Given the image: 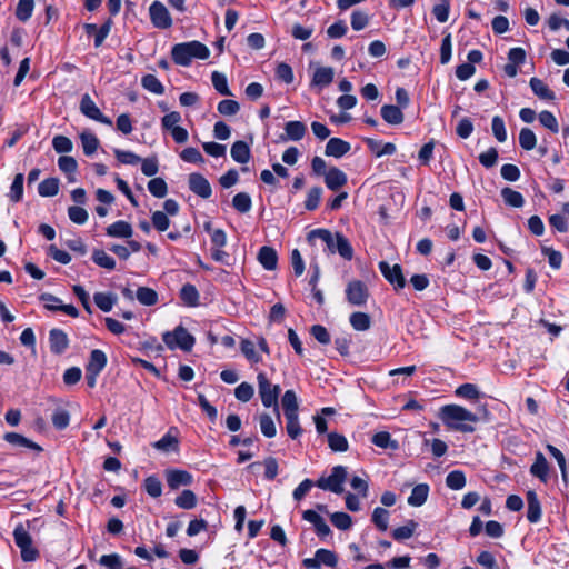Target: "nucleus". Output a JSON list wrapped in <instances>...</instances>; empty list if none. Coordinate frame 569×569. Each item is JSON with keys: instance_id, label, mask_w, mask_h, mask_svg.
Returning a JSON list of instances; mask_svg holds the SVG:
<instances>
[{"instance_id": "obj_1", "label": "nucleus", "mask_w": 569, "mask_h": 569, "mask_svg": "<svg viewBox=\"0 0 569 569\" xmlns=\"http://www.w3.org/2000/svg\"><path fill=\"white\" fill-rule=\"evenodd\" d=\"M440 419L448 428L460 432H473L471 423L478 421L473 412L458 405L443 406L440 409Z\"/></svg>"}, {"instance_id": "obj_2", "label": "nucleus", "mask_w": 569, "mask_h": 569, "mask_svg": "<svg viewBox=\"0 0 569 569\" xmlns=\"http://www.w3.org/2000/svg\"><path fill=\"white\" fill-rule=\"evenodd\" d=\"M308 238L309 240L318 238L323 241L330 253L338 252L346 260L353 258L352 246L342 233H332L327 229H315L309 232Z\"/></svg>"}, {"instance_id": "obj_3", "label": "nucleus", "mask_w": 569, "mask_h": 569, "mask_svg": "<svg viewBox=\"0 0 569 569\" xmlns=\"http://www.w3.org/2000/svg\"><path fill=\"white\" fill-rule=\"evenodd\" d=\"M209 56L208 47L197 40L177 43L171 49L172 60L182 67L190 66L193 59L206 60Z\"/></svg>"}, {"instance_id": "obj_4", "label": "nucleus", "mask_w": 569, "mask_h": 569, "mask_svg": "<svg viewBox=\"0 0 569 569\" xmlns=\"http://www.w3.org/2000/svg\"><path fill=\"white\" fill-rule=\"evenodd\" d=\"M258 391L261 402L266 408H273L279 417L278 397L280 387L272 385L264 372H259L257 376Z\"/></svg>"}, {"instance_id": "obj_5", "label": "nucleus", "mask_w": 569, "mask_h": 569, "mask_svg": "<svg viewBox=\"0 0 569 569\" xmlns=\"http://www.w3.org/2000/svg\"><path fill=\"white\" fill-rule=\"evenodd\" d=\"M162 340L169 349L179 348L183 351H190L196 342L194 337L182 326H178L173 331L164 332Z\"/></svg>"}, {"instance_id": "obj_6", "label": "nucleus", "mask_w": 569, "mask_h": 569, "mask_svg": "<svg viewBox=\"0 0 569 569\" xmlns=\"http://www.w3.org/2000/svg\"><path fill=\"white\" fill-rule=\"evenodd\" d=\"M348 471L343 466H336L331 469L328 477H321L317 480L316 486L322 490H328L340 495L343 492V483L347 479Z\"/></svg>"}, {"instance_id": "obj_7", "label": "nucleus", "mask_w": 569, "mask_h": 569, "mask_svg": "<svg viewBox=\"0 0 569 569\" xmlns=\"http://www.w3.org/2000/svg\"><path fill=\"white\" fill-rule=\"evenodd\" d=\"M13 538L16 545L21 550V558L23 561L30 562L37 560L39 552L32 547V539L22 525L14 528Z\"/></svg>"}, {"instance_id": "obj_8", "label": "nucleus", "mask_w": 569, "mask_h": 569, "mask_svg": "<svg viewBox=\"0 0 569 569\" xmlns=\"http://www.w3.org/2000/svg\"><path fill=\"white\" fill-rule=\"evenodd\" d=\"M80 111L87 118L103 123L106 126H112L110 118L106 117L92 98L89 94H83L80 101Z\"/></svg>"}, {"instance_id": "obj_9", "label": "nucleus", "mask_w": 569, "mask_h": 569, "mask_svg": "<svg viewBox=\"0 0 569 569\" xmlns=\"http://www.w3.org/2000/svg\"><path fill=\"white\" fill-rule=\"evenodd\" d=\"M151 22L156 28L168 29L172 26L171 16L166 6L160 1H153L149 8Z\"/></svg>"}, {"instance_id": "obj_10", "label": "nucleus", "mask_w": 569, "mask_h": 569, "mask_svg": "<svg viewBox=\"0 0 569 569\" xmlns=\"http://www.w3.org/2000/svg\"><path fill=\"white\" fill-rule=\"evenodd\" d=\"M346 297L352 306H362L367 302L369 293L366 284L360 280H352L347 284Z\"/></svg>"}, {"instance_id": "obj_11", "label": "nucleus", "mask_w": 569, "mask_h": 569, "mask_svg": "<svg viewBox=\"0 0 569 569\" xmlns=\"http://www.w3.org/2000/svg\"><path fill=\"white\" fill-rule=\"evenodd\" d=\"M379 270L382 276L389 281L396 290L402 289L406 286V279L402 274V269L399 264L390 266L386 261L379 262Z\"/></svg>"}, {"instance_id": "obj_12", "label": "nucleus", "mask_w": 569, "mask_h": 569, "mask_svg": "<svg viewBox=\"0 0 569 569\" xmlns=\"http://www.w3.org/2000/svg\"><path fill=\"white\" fill-rule=\"evenodd\" d=\"M164 476L167 485L171 490H177L180 487H187L193 483V476L187 470L167 469Z\"/></svg>"}, {"instance_id": "obj_13", "label": "nucleus", "mask_w": 569, "mask_h": 569, "mask_svg": "<svg viewBox=\"0 0 569 569\" xmlns=\"http://www.w3.org/2000/svg\"><path fill=\"white\" fill-rule=\"evenodd\" d=\"M302 519L310 522L318 537L326 538L331 533L330 527L327 525L325 519L315 510H305L302 512Z\"/></svg>"}, {"instance_id": "obj_14", "label": "nucleus", "mask_w": 569, "mask_h": 569, "mask_svg": "<svg viewBox=\"0 0 569 569\" xmlns=\"http://www.w3.org/2000/svg\"><path fill=\"white\" fill-rule=\"evenodd\" d=\"M190 190L201 198H209L212 193L209 181L200 173H191L189 176Z\"/></svg>"}, {"instance_id": "obj_15", "label": "nucleus", "mask_w": 569, "mask_h": 569, "mask_svg": "<svg viewBox=\"0 0 569 569\" xmlns=\"http://www.w3.org/2000/svg\"><path fill=\"white\" fill-rule=\"evenodd\" d=\"M348 181L347 174L339 168L332 167L325 173V183L328 189L337 191Z\"/></svg>"}, {"instance_id": "obj_16", "label": "nucleus", "mask_w": 569, "mask_h": 569, "mask_svg": "<svg viewBox=\"0 0 569 569\" xmlns=\"http://www.w3.org/2000/svg\"><path fill=\"white\" fill-rule=\"evenodd\" d=\"M335 77V71L331 67H317L313 71L311 86L320 90L328 87Z\"/></svg>"}, {"instance_id": "obj_17", "label": "nucleus", "mask_w": 569, "mask_h": 569, "mask_svg": "<svg viewBox=\"0 0 569 569\" xmlns=\"http://www.w3.org/2000/svg\"><path fill=\"white\" fill-rule=\"evenodd\" d=\"M50 350L56 355L64 352L69 346V339L64 331L60 329H52L49 332Z\"/></svg>"}, {"instance_id": "obj_18", "label": "nucleus", "mask_w": 569, "mask_h": 569, "mask_svg": "<svg viewBox=\"0 0 569 569\" xmlns=\"http://www.w3.org/2000/svg\"><path fill=\"white\" fill-rule=\"evenodd\" d=\"M106 233L111 238L129 239L133 234V228L129 222L118 220L107 227Z\"/></svg>"}, {"instance_id": "obj_19", "label": "nucleus", "mask_w": 569, "mask_h": 569, "mask_svg": "<svg viewBox=\"0 0 569 569\" xmlns=\"http://www.w3.org/2000/svg\"><path fill=\"white\" fill-rule=\"evenodd\" d=\"M351 149V146L349 142L340 139V138H331L327 142L326 146V156L333 157V158H341L345 154H347Z\"/></svg>"}, {"instance_id": "obj_20", "label": "nucleus", "mask_w": 569, "mask_h": 569, "mask_svg": "<svg viewBox=\"0 0 569 569\" xmlns=\"http://www.w3.org/2000/svg\"><path fill=\"white\" fill-rule=\"evenodd\" d=\"M258 261L266 270H274L278 264L277 251L272 247H261L258 252Z\"/></svg>"}, {"instance_id": "obj_21", "label": "nucleus", "mask_w": 569, "mask_h": 569, "mask_svg": "<svg viewBox=\"0 0 569 569\" xmlns=\"http://www.w3.org/2000/svg\"><path fill=\"white\" fill-rule=\"evenodd\" d=\"M530 473L539 478L542 482H547L549 478V465L546 457L538 451L535 457V462L530 467Z\"/></svg>"}, {"instance_id": "obj_22", "label": "nucleus", "mask_w": 569, "mask_h": 569, "mask_svg": "<svg viewBox=\"0 0 569 569\" xmlns=\"http://www.w3.org/2000/svg\"><path fill=\"white\" fill-rule=\"evenodd\" d=\"M3 439L13 447L27 448L34 451L42 450L39 445L17 432H7Z\"/></svg>"}, {"instance_id": "obj_23", "label": "nucleus", "mask_w": 569, "mask_h": 569, "mask_svg": "<svg viewBox=\"0 0 569 569\" xmlns=\"http://www.w3.org/2000/svg\"><path fill=\"white\" fill-rule=\"evenodd\" d=\"M527 519L531 523H536L541 518V506L538 496L533 491L527 492Z\"/></svg>"}, {"instance_id": "obj_24", "label": "nucleus", "mask_w": 569, "mask_h": 569, "mask_svg": "<svg viewBox=\"0 0 569 569\" xmlns=\"http://www.w3.org/2000/svg\"><path fill=\"white\" fill-rule=\"evenodd\" d=\"M107 356L100 349H93L90 352L89 361L86 366V371H93L100 373L107 366Z\"/></svg>"}, {"instance_id": "obj_25", "label": "nucleus", "mask_w": 569, "mask_h": 569, "mask_svg": "<svg viewBox=\"0 0 569 569\" xmlns=\"http://www.w3.org/2000/svg\"><path fill=\"white\" fill-rule=\"evenodd\" d=\"M306 131L307 127L301 121H288L284 124L286 137H282V140L299 141L305 137Z\"/></svg>"}, {"instance_id": "obj_26", "label": "nucleus", "mask_w": 569, "mask_h": 569, "mask_svg": "<svg viewBox=\"0 0 569 569\" xmlns=\"http://www.w3.org/2000/svg\"><path fill=\"white\" fill-rule=\"evenodd\" d=\"M429 486L427 483H419L415 486L408 497V505L412 507H421L428 499Z\"/></svg>"}, {"instance_id": "obj_27", "label": "nucleus", "mask_w": 569, "mask_h": 569, "mask_svg": "<svg viewBox=\"0 0 569 569\" xmlns=\"http://www.w3.org/2000/svg\"><path fill=\"white\" fill-rule=\"evenodd\" d=\"M366 143L370 151L377 157L380 158L382 156H392L396 153L397 148L391 142L382 143L381 141H377L373 139H367Z\"/></svg>"}, {"instance_id": "obj_28", "label": "nucleus", "mask_w": 569, "mask_h": 569, "mask_svg": "<svg viewBox=\"0 0 569 569\" xmlns=\"http://www.w3.org/2000/svg\"><path fill=\"white\" fill-rule=\"evenodd\" d=\"M284 417L298 415L299 403L293 390H287L281 398Z\"/></svg>"}, {"instance_id": "obj_29", "label": "nucleus", "mask_w": 569, "mask_h": 569, "mask_svg": "<svg viewBox=\"0 0 569 569\" xmlns=\"http://www.w3.org/2000/svg\"><path fill=\"white\" fill-rule=\"evenodd\" d=\"M381 117L389 124H400L403 121V113L401 109L393 104L382 106Z\"/></svg>"}, {"instance_id": "obj_30", "label": "nucleus", "mask_w": 569, "mask_h": 569, "mask_svg": "<svg viewBox=\"0 0 569 569\" xmlns=\"http://www.w3.org/2000/svg\"><path fill=\"white\" fill-rule=\"evenodd\" d=\"M232 159L241 164L250 160V148L244 141H236L230 150Z\"/></svg>"}, {"instance_id": "obj_31", "label": "nucleus", "mask_w": 569, "mask_h": 569, "mask_svg": "<svg viewBox=\"0 0 569 569\" xmlns=\"http://www.w3.org/2000/svg\"><path fill=\"white\" fill-rule=\"evenodd\" d=\"M59 169L68 174L69 182L76 181V172L78 169V163L73 157L70 156H61L58 159Z\"/></svg>"}, {"instance_id": "obj_32", "label": "nucleus", "mask_w": 569, "mask_h": 569, "mask_svg": "<svg viewBox=\"0 0 569 569\" xmlns=\"http://www.w3.org/2000/svg\"><path fill=\"white\" fill-rule=\"evenodd\" d=\"M93 300L101 311L109 312L117 302V296L111 292H96Z\"/></svg>"}, {"instance_id": "obj_33", "label": "nucleus", "mask_w": 569, "mask_h": 569, "mask_svg": "<svg viewBox=\"0 0 569 569\" xmlns=\"http://www.w3.org/2000/svg\"><path fill=\"white\" fill-rule=\"evenodd\" d=\"M530 88L533 91V93L542 99V100H553L555 93L552 90L549 89V87L540 79L538 78H531L530 79Z\"/></svg>"}, {"instance_id": "obj_34", "label": "nucleus", "mask_w": 569, "mask_h": 569, "mask_svg": "<svg viewBox=\"0 0 569 569\" xmlns=\"http://www.w3.org/2000/svg\"><path fill=\"white\" fill-rule=\"evenodd\" d=\"M240 349L246 359L254 365L262 360L260 352L257 350V347L253 341L249 339H242L240 343Z\"/></svg>"}, {"instance_id": "obj_35", "label": "nucleus", "mask_w": 569, "mask_h": 569, "mask_svg": "<svg viewBox=\"0 0 569 569\" xmlns=\"http://www.w3.org/2000/svg\"><path fill=\"white\" fill-rule=\"evenodd\" d=\"M372 443L382 449L397 450L399 445L398 441L391 438L388 431H379L372 436Z\"/></svg>"}, {"instance_id": "obj_36", "label": "nucleus", "mask_w": 569, "mask_h": 569, "mask_svg": "<svg viewBox=\"0 0 569 569\" xmlns=\"http://www.w3.org/2000/svg\"><path fill=\"white\" fill-rule=\"evenodd\" d=\"M80 141L86 156H92L100 144L97 136L90 131H83L80 134Z\"/></svg>"}, {"instance_id": "obj_37", "label": "nucleus", "mask_w": 569, "mask_h": 569, "mask_svg": "<svg viewBox=\"0 0 569 569\" xmlns=\"http://www.w3.org/2000/svg\"><path fill=\"white\" fill-rule=\"evenodd\" d=\"M92 261L107 270H113L116 269V260L109 256L104 250L102 249H94L92 252Z\"/></svg>"}, {"instance_id": "obj_38", "label": "nucleus", "mask_w": 569, "mask_h": 569, "mask_svg": "<svg viewBox=\"0 0 569 569\" xmlns=\"http://www.w3.org/2000/svg\"><path fill=\"white\" fill-rule=\"evenodd\" d=\"M174 503L181 509H193L197 506V496L193 491L186 489L176 497Z\"/></svg>"}, {"instance_id": "obj_39", "label": "nucleus", "mask_w": 569, "mask_h": 569, "mask_svg": "<svg viewBox=\"0 0 569 569\" xmlns=\"http://www.w3.org/2000/svg\"><path fill=\"white\" fill-rule=\"evenodd\" d=\"M180 298L187 306L196 307L199 302V292L193 284L187 283L180 290Z\"/></svg>"}, {"instance_id": "obj_40", "label": "nucleus", "mask_w": 569, "mask_h": 569, "mask_svg": "<svg viewBox=\"0 0 569 569\" xmlns=\"http://www.w3.org/2000/svg\"><path fill=\"white\" fill-rule=\"evenodd\" d=\"M142 87L154 94H163L164 93V87L160 82V80L154 74H146L141 79Z\"/></svg>"}, {"instance_id": "obj_41", "label": "nucleus", "mask_w": 569, "mask_h": 569, "mask_svg": "<svg viewBox=\"0 0 569 569\" xmlns=\"http://www.w3.org/2000/svg\"><path fill=\"white\" fill-rule=\"evenodd\" d=\"M59 191V180L57 178H48L40 182L38 192L41 197H54Z\"/></svg>"}, {"instance_id": "obj_42", "label": "nucleus", "mask_w": 569, "mask_h": 569, "mask_svg": "<svg viewBox=\"0 0 569 569\" xmlns=\"http://www.w3.org/2000/svg\"><path fill=\"white\" fill-rule=\"evenodd\" d=\"M466 476L460 470H453L446 477V485L451 490H460L466 486Z\"/></svg>"}, {"instance_id": "obj_43", "label": "nucleus", "mask_w": 569, "mask_h": 569, "mask_svg": "<svg viewBox=\"0 0 569 569\" xmlns=\"http://www.w3.org/2000/svg\"><path fill=\"white\" fill-rule=\"evenodd\" d=\"M136 297L143 306H153L158 301V293L148 287H140L137 290Z\"/></svg>"}, {"instance_id": "obj_44", "label": "nucleus", "mask_w": 569, "mask_h": 569, "mask_svg": "<svg viewBox=\"0 0 569 569\" xmlns=\"http://www.w3.org/2000/svg\"><path fill=\"white\" fill-rule=\"evenodd\" d=\"M211 82H212L213 88L220 94L232 96V92L229 90V87H228L227 77L223 73H221L219 71H213L211 74Z\"/></svg>"}, {"instance_id": "obj_45", "label": "nucleus", "mask_w": 569, "mask_h": 569, "mask_svg": "<svg viewBox=\"0 0 569 569\" xmlns=\"http://www.w3.org/2000/svg\"><path fill=\"white\" fill-rule=\"evenodd\" d=\"M501 196L505 200V202L513 208H520L525 203V199L522 194L516 190H512L510 188H505L501 191Z\"/></svg>"}, {"instance_id": "obj_46", "label": "nucleus", "mask_w": 569, "mask_h": 569, "mask_svg": "<svg viewBox=\"0 0 569 569\" xmlns=\"http://www.w3.org/2000/svg\"><path fill=\"white\" fill-rule=\"evenodd\" d=\"M259 426L264 437L273 438L277 435L276 423L268 413H262L259 416Z\"/></svg>"}, {"instance_id": "obj_47", "label": "nucleus", "mask_w": 569, "mask_h": 569, "mask_svg": "<svg viewBox=\"0 0 569 569\" xmlns=\"http://www.w3.org/2000/svg\"><path fill=\"white\" fill-rule=\"evenodd\" d=\"M33 8H34L33 0H19L17 9H16L17 18L22 22L28 21L32 16Z\"/></svg>"}, {"instance_id": "obj_48", "label": "nucleus", "mask_w": 569, "mask_h": 569, "mask_svg": "<svg viewBox=\"0 0 569 569\" xmlns=\"http://www.w3.org/2000/svg\"><path fill=\"white\" fill-rule=\"evenodd\" d=\"M23 180L24 177L22 173L16 174L12 184L10 187L9 198L13 202H19L23 196Z\"/></svg>"}, {"instance_id": "obj_49", "label": "nucleus", "mask_w": 569, "mask_h": 569, "mask_svg": "<svg viewBox=\"0 0 569 569\" xmlns=\"http://www.w3.org/2000/svg\"><path fill=\"white\" fill-rule=\"evenodd\" d=\"M149 192L156 198H164L168 193V187L162 178H153L148 182Z\"/></svg>"}, {"instance_id": "obj_50", "label": "nucleus", "mask_w": 569, "mask_h": 569, "mask_svg": "<svg viewBox=\"0 0 569 569\" xmlns=\"http://www.w3.org/2000/svg\"><path fill=\"white\" fill-rule=\"evenodd\" d=\"M232 206L237 211L246 213L250 211L252 201L248 193L239 192L233 197Z\"/></svg>"}, {"instance_id": "obj_51", "label": "nucleus", "mask_w": 569, "mask_h": 569, "mask_svg": "<svg viewBox=\"0 0 569 569\" xmlns=\"http://www.w3.org/2000/svg\"><path fill=\"white\" fill-rule=\"evenodd\" d=\"M519 144L525 150H532L537 144L535 132L529 128H522L519 133Z\"/></svg>"}, {"instance_id": "obj_52", "label": "nucleus", "mask_w": 569, "mask_h": 569, "mask_svg": "<svg viewBox=\"0 0 569 569\" xmlns=\"http://www.w3.org/2000/svg\"><path fill=\"white\" fill-rule=\"evenodd\" d=\"M372 522L379 530L386 531L389 525V511L381 507L375 508L372 512Z\"/></svg>"}, {"instance_id": "obj_53", "label": "nucleus", "mask_w": 569, "mask_h": 569, "mask_svg": "<svg viewBox=\"0 0 569 569\" xmlns=\"http://www.w3.org/2000/svg\"><path fill=\"white\" fill-rule=\"evenodd\" d=\"M328 445L333 451L345 452L348 450V440L345 436L337 432L328 435Z\"/></svg>"}, {"instance_id": "obj_54", "label": "nucleus", "mask_w": 569, "mask_h": 569, "mask_svg": "<svg viewBox=\"0 0 569 569\" xmlns=\"http://www.w3.org/2000/svg\"><path fill=\"white\" fill-rule=\"evenodd\" d=\"M350 323L355 330L365 331L370 328V317L365 312H353L350 316Z\"/></svg>"}, {"instance_id": "obj_55", "label": "nucleus", "mask_w": 569, "mask_h": 569, "mask_svg": "<svg viewBox=\"0 0 569 569\" xmlns=\"http://www.w3.org/2000/svg\"><path fill=\"white\" fill-rule=\"evenodd\" d=\"M178 439L170 433H166L160 440L153 443V447L160 451H176L178 449Z\"/></svg>"}, {"instance_id": "obj_56", "label": "nucleus", "mask_w": 569, "mask_h": 569, "mask_svg": "<svg viewBox=\"0 0 569 569\" xmlns=\"http://www.w3.org/2000/svg\"><path fill=\"white\" fill-rule=\"evenodd\" d=\"M144 490L152 498H158L162 493V485L158 477L149 476L144 479Z\"/></svg>"}, {"instance_id": "obj_57", "label": "nucleus", "mask_w": 569, "mask_h": 569, "mask_svg": "<svg viewBox=\"0 0 569 569\" xmlns=\"http://www.w3.org/2000/svg\"><path fill=\"white\" fill-rule=\"evenodd\" d=\"M99 563L106 569H123V560L118 553L101 556Z\"/></svg>"}, {"instance_id": "obj_58", "label": "nucleus", "mask_w": 569, "mask_h": 569, "mask_svg": "<svg viewBox=\"0 0 569 569\" xmlns=\"http://www.w3.org/2000/svg\"><path fill=\"white\" fill-rule=\"evenodd\" d=\"M457 397L465 398L468 400H477L480 397L478 388L472 383H463L459 386L455 391Z\"/></svg>"}, {"instance_id": "obj_59", "label": "nucleus", "mask_w": 569, "mask_h": 569, "mask_svg": "<svg viewBox=\"0 0 569 569\" xmlns=\"http://www.w3.org/2000/svg\"><path fill=\"white\" fill-rule=\"evenodd\" d=\"M416 528L417 523L413 520H410L407 525L396 528L392 531V537L398 541L409 539L413 535Z\"/></svg>"}, {"instance_id": "obj_60", "label": "nucleus", "mask_w": 569, "mask_h": 569, "mask_svg": "<svg viewBox=\"0 0 569 569\" xmlns=\"http://www.w3.org/2000/svg\"><path fill=\"white\" fill-rule=\"evenodd\" d=\"M52 147L58 153H69L73 149L72 141L66 136H56L52 139Z\"/></svg>"}, {"instance_id": "obj_61", "label": "nucleus", "mask_w": 569, "mask_h": 569, "mask_svg": "<svg viewBox=\"0 0 569 569\" xmlns=\"http://www.w3.org/2000/svg\"><path fill=\"white\" fill-rule=\"evenodd\" d=\"M70 415L66 409L58 408L52 415V425L54 428L62 430L69 426Z\"/></svg>"}, {"instance_id": "obj_62", "label": "nucleus", "mask_w": 569, "mask_h": 569, "mask_svg": "<svg viewBox=\"0 0 569 569\" xmlns=\"http://www.w3.org/2000/svg\"><path fill=\"white\" fill-rule=\"evenodd\" d=\"M330 520L340 530H348L352 525L351 517L346 512H333L330 516Z\"/></svg>"}, {"instance_id": "obj_63", "label": "nucleus", "mask_w": 569, "mask_h": 569, "mask_svg": "<svg viewBox=\"0 0 569 569\" xmlns=\"http://www.w3.org/2000/svg\"><path fill=\"white\" fill-rule=\"evenodd\" d=\"M491 129L495 138L499 142H505L507 140V130L505 126V121L501 117L495 116L492 118Z\"/></svg>"}, {"instance_id": "obj_64", "label": "nucleus", "mask_w": 569, "mask_h": 569, "mask_svg": "<svg viewBox=\"0 0 569 569\" xmlns=\"http://www.w3.org/2000/svg\"><path fill=\"white\" fill-rule=\"evenodd\" d=\"M369 23V14L362 10H355L351 14V27L356 31L365 29Z\"/></svg>"}]
</instances>
